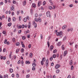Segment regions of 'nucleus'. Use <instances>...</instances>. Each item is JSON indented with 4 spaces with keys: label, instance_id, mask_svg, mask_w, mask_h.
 Listing matches in <instances>:
<instances>
[{
    "label": "nucleus",
    "instance_id": "a211bd4d",
    "mask_svg": "<svg viewBox=\"0 0 78 78\" xmlns=\"http://www.w3.org/2000/svg\"><path fill=\"white\" fill-rule=\"evenodd\" d=\"M48 8L49 9H50V10H51V9H53V7L51 6H49Z\"/></svg>",
    "mask_w": 78,
    "mask_h": 78
},
{
    "label": "nucleus",
    "instance_id": "c756f323",
    "mask_svg": "<svg viewBox=\"0 0 78 78\" xmlns=\"http://www.w3.org/2000/svg\"><path fill=\"white\" fill-rule=\"evenodd\" d=\"M56 57V55L54 54L53 55L52 58H55Z\"/></svg>",
    "mask_w": 78,
    "mask_h": 78
},
{
    "label": "nucleus",
    "instance_id": "8fccbe9b",
    "mask_svg": "<svg viewBox=\"0 0 78 78\" xmlns=\"http://www.w3.org/2000/svg\"><path fill=\"white\" fill-rule=\"evenodd\" d=\"M35 17H37L38 16L37 14V13H35Z\"/></svg>",
    "mask_w": 78,
    "mask_h": 78
},
{
    "label": "nucleus",
    "instance_id": "5fc2aeb1",
    "mask_svg": "<svg viewBox=\"0 0 78 78\" xmlns=\"http://www.w3.org/2000/svg\"><path fill=\"white\" fill-rule=\"evenodd\" d=\"M45 3H46V2H45V1H44L43 2V5H45Z\"/></svg>",
    "mask_w": 78,
    "mask_h": 78
},
{
    "label": "nucleus",
    "instance_id": "680f3d73",
    "mask_svg": "<svg viewBox=\"0 0 78 78\" xmlns=\"http://www.w3.org/2000/svg\"><path fill=\"white\" fill-rule=\"evenodd\" d=\"M46 63H48V59L46 60Z\"/></svg>",
    "mask_w": 78,
    "mask_h": 78
},
{
    "label": "nucleus",
    "instance_id": "dca6fc26",
    "mask_svg": "<svg viewBox=\"0 0 78 78\" xmlns=\"http://www.w3.org/2000/svg\"><path fill=\"white\" fill-rule=\"evenodd\" d=\"M32 6L34 8H36V4H35V3H33L32 4Z\"/></svg>",
    "mask_w": 78,
    "mask_h": 78
},
{
    "label": "nucleus",
    "instance_id": "6e6552de",
    "mask_svg": "<svg viewBox=\"0 0 78 78\" xmlns=\"http://www.w3.org/2000/svg\"><path fill=\"white\" fill-rule=\"evenodd\" d=\"M67 51H66L64 53V56H66V55H67Z\"/></svg>",
    "mask_w": 78,
    "mask_h": 78
},
{
    "label": "nucleus",
    "instance_id": "b1692460",
    "mask_svg": "<svg viewBox=\"0 0 78 78\" xmlns=\"http://www.w3.org/2000/svg\"><path fill=\"white\" fill-rule=\"evenodd\" d=\"M62 49L63 50H64V48H65V47H64V45H62Z\"/></svg>",
    "mask_w": 78,
    "mask_h": 78
},
{
    "label": "nucleus",
    "instance_id": "f704fd0d",
    "mask_svg": "<svg viewBox=\"0 0 78 78\" xmlns=\"http://www.w3.org/2000/svg\"><path fill=\"white\" fill-rule=\"evenodd\" d=\"M32 70L34 71L35 70H36V68H35V67H33L32 68Z\"/></svg>",
    "mask_w": 78,
    "mask_h": 78
},
{
    "label": "nucleus",
    "instance_id": "f257e3e1",
    "mask_svg": "<svg viewBox=\"0 0 78 78\" xmlns=\"http://www.w3.org/2000/svg\"><path fill=\"white\" fill-rule=\"evenodd\" d=\"M56 34L58 36H60L61 37L62 36V31H60L59 32H57Z\"/></svg>",
    "mask_w": 78,
    "mask_h": 78
},
{
    "label": "nucleus",
    "instance_id": "393cba45",
    "mask_svg": "<svg viewBox=\"0 0 78 78\" xmlns=\"http://www.w3.org/2000/svg\"><path fill=\"white\" fill-rule=\"evenodd\" d=\"M19 49H17L16 51V53H19Z\"/></svg>",
    "mask_w": 78,
    "mask_h": 78
},
{
    "label": "nucleus",
    "instance_id": "2eb2a0df",
    "mask_svg": "<svg viewBox=\"0 0 78 78\" xmlns=\"http://www.w3.org/2000/svg\"><path fill=\"white\" fill-rule=\"evenodd\" d=\"M32 66L33 67H35L36 66V64L35 63H34L32 64Z\"/></svg>",
    "mask_w": 78,
    "mask_h": 78
},
{
    "label": "nucleus",
    "instance_id": "6ab92c4d",
    "mask_svg": "<svg viewBox=\"0 0 78 78\" xmlns=\"http://www.w3.org/2000/svg\"><path fill=\"white\" fill-rule=\"evenodd\" d=\"M45 57H43L42 59V61H43L44 62H45Z\"/></svg>",
    "mask_w": 78,
    "mask_h": 78
},
{
    "label": "nucleus",
    "instance_id": "0eeeda50",
    "mask_svg": "<svg viewBox=\"0 0 78 78\" xmlns=\"http://www.w3.org/2000/svg\"><path fill=\"white\" fill-rule=\"evenodd\" d=\"M31 62L28 61H26L25 62L26 64H30Z\"/></svg>",
    "mask_w": 78,
    "mask_h": 78
},
{
    "label": "nucleus",
    "instance_id": "a878e982",
    "mask_svg": "<svg viewBox=\"0 0 78 78\" xmlns=\"http://www.w3.org/2000/svg\"><path fill=\"white\" fill-rule=\"evenodd\" d=\"M47 44L48 45V48H49V47H50V42H49V41H48Z\"/></svg>",
    "mask_w": 78,
    "mask_h": 78
},
{
    "label": "nucleus",
    "instance_id": "412c9836",
    "mask_svg": "<svg viewBox=\"0 0 78 78\" xmlns=\"http://www.w3.org/2000/svg\"><path fill=\"white\" fill-rule=\"evenodd\" d=\"M12 20L13 22H15L16 20V18L15 17H13L12 18Z\"/></svg>",
    "mask_w": 78,
    "mask_h": 78
},
{
    "label": "nucleus",
    "instance_id": "9b49d317",
    "mask_svg": "<svg viewBox=\"0 0 78 78\" xmlns=\"http://www.w3.org/2000/svg\"><path fill=\"white\" fill-rule=\"evenodd\" d=\"M11 55H12V52H10L9 55V58L10 59H11L12 58Z\"/></svg>",
    "mask_w": 78,
    "mask_h": 78
},
{
    "label": "nucleus",
    "instance_id": "bb28decb",
    "mask_svg": "<svg viewBox=\"0 0 78 78\" xmlns=\"http://www.w3.org/2000/svg\"><path fill=\"white\" fill-rule=\"evenodd\" d=\"M4 43L5 44H6V43H7V39H5V40L4 41Z\"/></svg>",
    "mask_w": 78,
    "mask_h": 78
},
{
    "label": "nucleus",
    "instance_id": "09e8293b",
    "mask_svg": "<svg viewBox=\"0 0 78 78\" xmlns=\"http://www.w3.org/2000/svg\"><path fill=\"white\" fill-rule=\"evenodd\" d=\"M73 66H72L71 67V70H72L73 69Z\"/></svg>",
    "mask_w": 78,
    "mask_h": 78
},
{
    "label": "nucleus",
    "instance_id": "cd10ccee",
    "mask_svg": "<svg viewBox=\"0 0 78 78\" xmlns=\"http://www.w3.org/2000/svg\"><path fill=\"white\" fill-rule=\"evenodd\" d=\"M69 64L70 65H72V64H73V62H72V60H71L70 62H69Z\"/></svg>",
    "mask_w": 78,
    "mask_h": 78
},
{
    "label": "nucleus",
    "instance_id": "72a5a7b5",
    "mask_svg": "<svg viewBox=\"0 0 78 78\" xmlns=\"http://www.w3.org/2000/svg\"><path fill=\"white\" fill-rule=\"evenodd\" d=\"M41 36V39H43V35H42V34H40Z\"/></svg>",
    "mask_w": 78,
    "mask_h": 78
},
{
    "label": "nucleus",
    "instance_id": "ea45409f",
    "mask_svg": "<svg viewBox=\"0 0 78 78\" xmlns=\"http://www.w3.org/2000/svg\"><path fill=\"white\" fill-rule=\"evenodd\" d=\"M69 7H70V8H72V7H73V4H71V5H69Z\"/></svg>",
    "mask_w": 78,
    "mask_h": 78
},
{
    "label": "nucleus",
    "instance_id": "39448f33",
    "mask_svg": "<svg viewBox=\"0 0 78 78\" xmlns=\"http://www.w3.org/2000/svg\"><path fill=\"white\" fill-rule=\"evenodd\" d=\"M61 45V42L59 41L58 42L57 44V46H60Z\"/></svg>",
    "mask_w": 78,
    "mask_h": 78
},
{
    "label": "nucleus",
    "instance_id": "864d4df0",
    "mask_svg": "<svg viewBox=\"0 0 78 78\" xmlns=\"http://www.w3.org/2000/svg\"><path fill=\"white\" fill-rule=\"evenodd\" d=\"M38 20L39 21V22H41V18H39Z\"/></svg>",
    "mask_w": 78,
    "mask_h": 78
},
{
    "label": "nucleus",
    "instance_id": "de8ad7c7",
    "mask_svg": "<svg viewBox=\"0 0 78 78\" xmlns=\"http://www.w3.org/2000/svg\"><path fill=\"white\" fill-rule=\"evenodd\" d=\"M21 32H22V30H20L18 31V33H19V34H20V33H21Z\"/></svg>",
    "mask_w": 78,
    "mask_h": 78
},
{
    "label": "nucleus",
    "instance_id": "69168bd1",
    "mask_svg": "<svg viewBox=\"0 0 78 78\" xmlns=\"http://www.w3.org/2000/svg\"><path fill=\"white\" fill-rule=\"evenodd\" d=\"M18 28H22V26H21L20 25L19 26V27H18Z\"/></svg>",
    "mask_w": 78,
    "mask_h": 78
},
{
    "label": "nucleus",
    "instance_id": "1a4fd4ad",
    "mask_svg": "<svg viewBox=\"0 0 78 78\" xmlns=\"http://www.w3.org/2000/svg\"><path fill=\"white\" fill-rule=\"evenodd\" d=\"M41 3H42V2L41 1L39 2L38 3V6H41Z\"/></svg>",
    "mask_w": 78,
    "mask_h": 78
},
{
    "label": "nucleus",
    "instance_id": "a18cd8bd",
    "mask_svg": "<svg viewBox=\"0 0 78 78\" xmlns=\"http://www.w3.org/2000/svg\"><path fill=\"white\" fill-rule=\"evenodd\" d=\"M33 25H34L35 24H36V22H35V21H34L33 22Z\"/></svg>",
    "mask_w": 78,
    "mask_h": 78
},
{
    "label": "nucleus",
    "instance_id": "bf43d9fd",
    "mask_svg": "<svg viewBox=\"0 0 78 78\" xmlns=\"http://www.w3.org/2000/svg\"><path fill=\"white\" fill-rule=\"evenodd\" d=\"M24 27H25V25H24L23 24L22 25L21 27L22 28H23Z\"/></svg>",
    "mask_w": 78,
    "mask_h": 78
},
{
    "label": "nucleus",
    "instance_id": "f8f14e48",
    "mask_svg": "<svg viewBox=\"0 0 78 78\" xmlns=\"http://www.w3.org/2000/svg\"><path fill=\"white\" fill-rule=\"evenodd\" d=\"M11 25H12V23H10L7 24V26L8 27H10L11 26Z\"/></svg>",
    "mask_w": 78,
    "mask_h": 78
},
{
    "label": "nucleus",
    "instance_id": "e2e57ef3",
    "mask_svg": "<svg viewBox=\"0 0 78 78\" xmlns=\"http://www.w3.org/2000/svg\"><path fill=\"white\" fill-rule=\"evenodd\" d=\"M3 5V2L0 3V5Z\"/></svg>",
    "mask_w": 78,
    "mask_h": 78
},
{
    "label": "nucleus",
    "instance_id": "9d476101",
    "mask_svg": "<svg viewBox=\"0 0 78 78\" xmlns=\"http://www.w3.org/2000/svg\"><path fill=\"white\" fill-rule=\"evenodd\" d=\"M66 28L67 26H66V25H64L62 27V29L63 30H65V29H66Z\"/></svg>",
    "mask_w": 78,
    "mask_h": 78
},
{
    "label": "nucleus",
    "instance_id": "603ef678",
    "mask_svg": "<svg viewBox=\"0 0 78 78\" xmlns=\"http://www.w3.org/2000/svg\"><path fill=\"white\" fill-rule=\"evenodd\" d=\"M34 27L35 28H36L37 27V24H34Z\"/></svg>",
    "mask_w": 78,
    "mask_h": 78
},
{
    "label": "nucleus",
    "instance_id": "4be33fe9",
    "mask_svg": "<svg viewBox=\"0 0 78 78\" xmlns=\"http://www.w3.org/2000/svg\"><path fill=\"white\" fill-rule=\"evenodd\" d=\"M26 3H27V2L26 1H24V2H23V5H24V6H25V5H26Z\"/></svg>",
    "mask_w": 78,
    "mask_h": 78
},
{
    "label": "nucleus",
    "instance_id": "7c9ffc66",
    "mask_svg": "<svg viewBox=\"0 0 78 78\" xmlns=\"http://www.w3.org/2000/svg\"><path fill=\"white\" fill-rule=\"evenodd\" d=\"M49 2H50V3H51V5H53V3H52V2L51 0H49Z\"/></svg>",
    "mask_w": 78,
    "mask_h": 78
},
{
    "label": "nucleus",
    "instance_id": "7ed1b4c3",
    "mask_svg": "<svg viewBox=\"0 0 78 78\" xmlns=\"http://www.w3.org/2000/svg\"><path fill=\"white\" fill-rule=\"evenodd\" d=\"M10 9L11 11H15V9L14 8V7L12 6L11 7Z\"/></svg>",
    "mask_w": 78,
    "mask_h": 78
},
{
    "label": "nucleus",
    "instance_id": "f03ea898",
    "mask_svg": "<svg viewBox=\"0 0 78 78\" xmlns=\"http://www.w3.org/2000/svg\"><path fill=\"white\" fill-rule=\"evenodd\" d=\"M46 16L47 17H51V15H50V12L49 11H48L46 13Z\"/></svg>",
    "mask_w": 78,
    "mask_h": 78
},
{
    "label": "nucleus",
    "instance_id": "ddd939ff",
    "mask_svg": "<svg viewBox=\"0 0 78 78\" xmlns=\"http://www.w3.org/2000/svg\"><path fill=\"white\" fill-rule=\"evenodd\" d=\"M10 73H12L13 72V69H9Z\"/></svg>",
    "mask_w": 78,
    "mask_h": 78
},
{
    "label": "nucleus",
    "instance_id": "4c0bfd02",
    "mask_svg": "<svg viewBox=\"0 0 78 78\" xmlns=\"http://www.w3.org/2000/svg\"><path fill=\"white\" fill-rule=\"evenodd\" d=\"M59 72V70L58 69H57L56 70V73H58Z\"/></svg>",
    "mask_w": 78,
    "mask_h": 78
},
{
    "label": "nucleus",
    "instance_id": "c9c22d12",
    "mask_svg": "<svg viewBox=\"0 0 78 78\" xmlns=\"http://www.w3.org/2000/svg\"><path fill=\"white\" fill-rule=\"evenodd\" d=\"M12 41L13 42H16V39H15V38H13L12 39Z\"/></svg>",
    "mask_w": 78,
    "mask_h": 78
},
{
    "label": "nucleus",
    "instance_id": "f3484780",
    "mask_svg": "<svg viewBox=\"0 0 78 78\" xmlns=\"http://www.w3.org/2000/svg\"><path fill=\"white\" fill-rule=\"evenodd\" d=\"M16 46H19L20 45V43L19 42H17L16 44Z\"/></svg>",
    "mask_w": 78,
    "mask_h": 78
},
{
    "label": "nucleus",
    "instance_id": "aec40b11",
    "mask_svg": "<svg viewBox=\"0 0 78 78\" xmlns=\"http://www.w3.org/2000/svg\"><path fill=\"white\" fill-rule=\"evenodd\" d=\"M30 58H32V57H33V54L32 53H30Z\"/></svg>",
    "mask_w": 78,
    "mask_h": 78
},
{
    "label": "nucleus",
    "instance_id": "a19ab883",
    "mask_svg": "<svg viewBox=\"0 0 78 78\" xmlns=\"http://www.w3.org/2000/svg\"><path fill=\"white\" fill-rule=\"evenodd\" d=\"M16 76L17 78H19V74L17 73L16 74Z\"/></svg>",
    "mask_w": 78,
    "mask_h": 78
},
{
    "label": "nucleus",
    "instance_id": "c03bdc74",
    "mask_svg": "<svg viewBox=\"0 0 78 78\" xmlns=\"http://www.w3.org/2000/svg\"><path fill=\"white\" fill-rule=\"evenodd\" d=\"M22 38L23 40H25V37L23 36Z\"/></svg>",
    "mask_w": 78,
    "mask_h": 78
},
{
    "label": "nucleus",
    "instance_id": "58836bf2",
    "mask_svg": "<svg viewBox=\"0 0 78 78\" xmlns=\"http://www.w3.org/2000/svg\"><path fill=\"white\" fill-rule=\"evenodd\" d=\"M11 21V18L10 17H9L8 19V21L9 22Z\"/></svg>",
    "mask_w": 78,
    "mask_h": 78
},
{
    "label": "nucleus",
    "instance_id": "13d9d810",
    "mask_svg": "<svg viewBox=\"0 0 78 78\" xmlns=\"http://www.w3.org/2000/svg\"><path fill=\"white\" fill-rule=\"evenodd\" d=\"M19 20L20 21V20H21V16H19Z\"/></svg>",
    "mask_w": 78,
    "mask_h": 78
},
{
    "label": "nucleus",
    "instance_id": "37998d69",
    "mask_svg": "<svg viewBox=\"0 0 78 78\" xmlns=\"http://www.w3.org/2000/svg\"><path fill=\"white\" fill-rule=\"evenodd\" d=\"M35 21H36V22H38V20L37 19V18H35Z\"/></svg>",
    "mask_w": 78,
    "mask_h": 78
},
{
    "label": "nucleus",
    "instance_id": "0e129e2a",
    "mask_svg": "<svg viewBox=\"0 0 78 78\" xmlns=\"http://www.w3.org/2000/svg\"><path fill=\"white\" fill-rule=\"evenodd\" d=\"M3 52H5L6 51V49L4 48L3 49Z\"/></svg>",
    "mask_w": 78,
    "mask_h": 78
},
{
    "label": "nucleus",
    "instance_id": "338daca9",
    "mask_svg": "<svg viewBox=\"0 0 78 78\" xmlns=\"http://www.w3.org/2000/svg\"><path fill=\"white\" fill-rule=\"evenodd\" d=\"M7 64L8 65L9 64V61H7Z\"/></svg>",
    "mask_w": 78,
    "mask_h": 78
},
{
    "label": "nucleus",
    "instance_id": "49530a36",
    "mask_svg": "<svg viewBox=\"0 0 78 78\" xmlns=\"http://www.w3.org/2000/svg\"><path fill=\"white\" fill-rule=\"evenodd\" d=\"M41 65H44V62H43V61H41Z\"/></svg>",
    "mask_w": 78,
    "mask_h": 78
},
{
    "label": "nucleus",
    "instance_id": "5701e85b",
    "mask_svg": "<svg viewBox=\"0 0 78 78\" xmlns=\"http://www.w3.org/2000/svg\"><path fill=\"white\" fill-rule=\"evenodd\" d=\"M21 51L22 53H23V51H24V48H21Z\"/></svg>",
    "mask_w": 78,
    "mask_h": 78
},
{
    "label": "nucleus",
    "instance_id": "2f4dec72",
    "mask_svg": "<svg viewBox=\"0 0 78 78\" xmlns=\"http://www.w3.org/2000/svg\"><path fill=\"white\" fill-rule=\"evenodd\" d=\"M56 51H57V50L56 49H55L53 51V53H55Z\"/></svg>",
    "mask_w": 78,
    "mask_h": 78
},
{
    "label": "nucleus",
    "instance_id": "423d86ee",
    "mask_svg": "<svg viewBox=\"0 0 78 78\" xmlns=\"http://www.w3.org/2000/svg\"><path fill=\"white\" fill-rule=\"evenodd\" d=\"M53 49V45L51 46L50 47V49H49L50 51H51V50H52Z\"/></svg>",
    "mask_w": 78,
    "mask_h": 78
},
{
    "label": "nucleus",
    "instance_id": "e433bc0d",
    "mask_svg": "<svg viewBox=\"0 0 78 78\" xmlns=\"http://www.w3.org/2000/svg\"><path fill=\"white\" fill-rule=\"evenodd\" d=\"M30 75L28 74L26 75V78H30Z\"/></svg>",
    "mask_w": 78,
    "mask_h": 78
},
{
    "label": "nucleus",
    "instance_id": "79ce46f5",
    "mask_svg": "<svg viewBox=\"0 0 78 78\" xmlns=\"http://www.w3.org/2000/svg\"><path fill=\"white\" fill-rule=\"evenodd\" d=\"M50 61H52L53 60V57H51L50 58Z\"/></svg>",
    "mask_w": 78,
    "mask_h": 78
},
{
    "label": "nucleus",
    "instance_id": "6e6d98bb",
    "mask_svg": "<svg viewBox=\"0 0 78 78\" xmlns=\"http://www.w3.org/2000/svg\"><path fill=\"white\" fill-rule=\"evenodd\" d=\"M6 58V57H3V59L4 60H5Z\"/></svg>",
    "mask_w": 78,
    "mask_h": 78
},
{
    "label": "nucleus",
    "instance_id": "c85d7f7f",
    "mask_svg": "<svg viewBox=\"0 0 78 78\" xmlns=\"http://www.w3.org/2000/svg\"><path fill=\"white\" fill-rule=\"evenodd\" d=\"M20 13V10L17 11V15H19V14Z\"/></svg>",
    "mask_w": 78,
    "mask_h": 78
},
{
    "label": "nucleus",
    "instance_id": "774afa93",
    "mask_svg": "<svg viewBox=\"0 0 78 78\" xmlns=\"http://www.w3.org/2000/svg\"><path fill=\"white\" fill-rule=\"evenodd\" d=\"M67 78H71L70 75H69L68 76Z\"/></svg>",
    "mask_w": 78,
    "mask_h": 78
},
{
    "label": "nucleus",
    "instance_id": "3c124183",
    "mask_svg": "<svg viewBox=\"0 0 78 78\" xmlns=\"http://www.w3.org/2000/svg\"><path fill=\"white\" fill-rule=\"evenodd\" d=\"M74 43V42H73L72 43H69V44L70 45H72V44H73V43Z\"/></svg>",
    "mask_w": 78,
    "mask_h": 78
},
{
    "label": "nucleus",
    "instance_id": "4d7b16f0",
    "mask_svg": "<svg viewBox=\"0 0 78 78\" xmlns=\"http://www.w3.org/2000/svg\"><path fill=\"white\" fill-rule=\"evenodd\" d=\"M30 12L31 14H33V10H32V9H30Z\"/></svg>",
    "mask_w": 78,
    "mask_h": 78
},
{
    "label": "nucleus",
    "instance_id": "473e14b6",
    "mask_svg": "<svg viewBox=\"0 0 78 78\" xmlns=\"http://www.w3.org/2000/svg\"><path fill=\"white\" fill-rule=\"evenodd\" d=\"M66 39H67V37H66V36H65L63 39V41H66Z\"/></svg>",
    "mask_w": 78,
    "mask_h": 78
},
{
    "label": "nucleus",
    "instance_id": "20e7f679",
    "mask_svg": "<svg viewBox=\"0 0 78 78\" xmlns=\"http://www.w3.org/2000/svg\"><path fill=\"white\" fill-rule=\"evenodd\" d=\"M55 69H58L59 67H60V65L57 64L55 66Z\"/></svg>",
    "mask_w": 78,
    "mask_h": 78
},
{
    "label": "nucleus",
    "instance_id": "4468645a",
    "mask_svg": "<svg viewBox=\"0 0 78 78\" xmlns=\"http://www.w3.org/2000/svg\"><path fill=\"white\" fill-rule=\"evenodd\" d=\"M23 20L24 22H26L27 21V18L26 17L24 18Z\"/></svg>",
    "mask_w": 78,
    "mask_h": 78
},
{
    "label": "nucleus",
    "instance_id": "052dcab7",
    "mask_svg": "<svg viewBox=\"0 0 78 78\" xmlns=\"http://www.w3.org/2000/svg\"><path fill=\"white\" fill-rule=\"evenodd\" d=\"M55 8H56V6L53 5V9H55Z\"/></svg>",
    "mask_w": 78,
    "mask_h": 78
}]
</instances>
